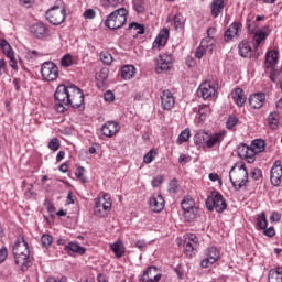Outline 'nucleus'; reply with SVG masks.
<instances>
[{"mask_svg":"<svg viewBox=\"0 0 282 282\" xmlns=\"http://www.w3.org/2000/svg\"><path fill=\"white\" fill-rule=\"evenodd\" d=\"M265 39H268V33H265V31H261V30L256 31L253 35L254 47H259L261 43L265 41Z\"/></svg>","mask_w":282,"mask_h":282,"instance_id":"obj_36","label":"nucleus"},{"mask_svg":"<svg viewBox=\"0 0 282 282\" xmlns=\"http://www.w3.org/2000/svg\"><path fill=\"white\" fill-rule=\"evenodd\" d=\"M268 124L270 129L276 130L279 129V112L273 111L268 116Z\"/></svg>","mask_w":282,"mask_h":282,"instance_id":"obj_38","label":"nucleus"},{"mask_svg":"<svg viewBox=\"0 0 282 282\" xmlns=\"http://www.w3.org/2000/svg\"><path fill=\"white\" fill-rule=\"evenodd\" d=\"M110 249L112 250L117 259H120V257L124 254V243H122V241L120 240L116 241L115 243H111Z\"/></svg>","mask_w":282,"mask_h":282,"instance_id":"obj_34","label":"nucleus"},{"mask_svg":"<svg viewBox=\"0 0 282 282\" xmlns=\"http://www.w3.org/2000/svg\"><path fill=\"white\" fill-rule=\"evenodd\" d=\"M64 250L68 254H72V252H76L77 254H85L86 252L85 247H82L80 245H78V242H69L64 247Z\"/></svg>","mask_w":282,"mask_h":282,"instance_id":"obj_30","label":"nucleus"},{"mask_svg":"<svg viewBox=\"0 0 282 282\" xmlns=\"http://www.w3.org/2000/svg\"><path fill=\"white\" fill-rule=\"evenodd\" d=\"M257 226L260 230L268 228V219L265 218V212H261L257 215Z\"/></svg>","mask_w":282,"mask_h":282,"instance_id":"obj_41","label":"nucleus"},{"mask_svg":"<svg viewBox=\"0 0 282 282\" xmlns=\"http://www.w3.org/2000/svg\"><path fill=\"white\" fill-rule=\"evenodd\" d=\"M41 76L42 79L46 83H54V80L58 79L59 70L58 66H56L53 62H44L41 65Z\"/></svg>","mask_w":282,"mask_h":282,"instance_id":"obj_7","label":"nucleus"},{"mask_svg":"<svg viewBox=\"0 0 282 282\" xmlns=\"http://www.w3.org/2000/svg\"><path fill=\"white\" fill-rule=\"evenodd\" d=\"M263 230V235H265V237H274V235H276V231L273 229V227H265Z\"/></svg>","mask_w":282,"mask_h":282,"instance_id":"obj_61","label":"nucleus"},{"mask_svg":"<svg viewBox=\"0 0 282 282\" xmlns=\"http://www.w3.org/2000/svg\"><path fill=\"white\" fill-rule=\"evenodd\" d=\"M237 153L241 160H246L249 164H253V162L257 160L252 148L248 147L246 143L238 145Z\"/></svg>","mask_w":282,"mask_h":282,"instance_id":"obj_15","label":"nucleus"},{"mask_svg":"<svg viewBox=\"0 0 282 282\" xmlns=\"http://www.w3.org/2000/svg\"><path fill=\"white\" fill-rule=\"evenodd\" d=\"M164 182V176H156L152 180V186L153 188H158V186H161V184Z\"/></svg>","mask_w":282,"mask_h":282,"instance_id":"obj_58","label":"nucleus"},{"mask_svg":"<svg viewBox=\"0 0 282 282\" xmlns=\"http://www.w3.org/2000/svg\"><path fill=\"white\" fill-rule=\"evenodd\" d=\"M74 91V84H69L68 86L59 85L54 94V98L56 100L55 111L57 113H65L69 109V102L72 101V93Z\"/></svg>","mask_w":282,"mask_h":282,"instance_id":"obj_1","label":"nucleus"},{"mask_svg":"<svg viewBox=\"0 0 282 282\" xmlns=\"http://www.w3.org/2000/svg\"><path fill=\"white\" fill-rule=\"evenodd\" d=\"M85 19H96V11L94 9H87L84 12Z\"/></svg>","mask_w":282,"mask_h":282,"instance_id":"obj_62","label":"nucleus"},{"mask_svg":"<svg viewBox=\"0 0 282 282\" xmlns=\"http://www.w3.org/2000/svg\"><path fill=\"white\" fill-rule=\"evenodd\" d=\"M149 206L152 213H162L164 210L165 202L162 194H153L150 197Z\"/></svg>","mask_w":282,"mask_h":282,"instance_id":"obj_18","label":"nucleus"},{"mask_svg":"<svg viewBox=\"0 0 282 282\" xmlns=\"http://www.w3.org/2000/svg\"><path fill=\"white\" fill-rule=\"evenodd\" d=\"M29 31L35 36V39H46L50 36V29L43 22L34 23L30 26Z\"/></svg>","mask_w":282,"mask_h":282,"instance_id":"obj_17","label":"nucleus"},{"mask_svg":"<svg viewBox=\"0 0 282 282\" xmlns=\"http://www.w3.org/2000/svg\"><path fill=\"white\" fill-rule=\"evenodd\" d=\"M69 107L73 109H85V94L76 85L73 86V93L70 94Z\"/></svg>","mask_w":282,"mask_h":282,"instance_id":"obj_11","label":"nucleus"},{"mask_svg":"<svg viewBox=\"0 0 282 282\" xmlns=\"http://www.w3.org/2000/svg\"><path fill=\"white\" fill-rule=\"evenodd\" d=\"M169 36H170L169 29H163L158 34L154 43L158 44V45H161V46L166 45V43H169Z\"/></svg>","mask_w":282,"mask_h":282,"instance_id":"obj_33","label":"nucleus"},{"mask_svg":"<svg viewBox=\"0 0 282 282\" xmlns=\"http://www.w3.org/2000/svg\"><path fill=\"white\" fill-rule=\"evenodd\" d=\"M182 210H188L191 208H196L195 200L191 196H185L181 203Z\"/></svg>","mask_w":282,"mask_h":282,"instance_id":"obj_40","label":"nucleus"},{"mask_svg":"<svg viewBox=\"0 0 282 282\" xmlns=\"http://www.w3.org/2000/svg\"><path fill=\"white\" fill-rule=\"evenodd\" d=\"M264 65L267 69H274L276 65H279V51H268L265 54V62Z\"/></svg>","mask_w":282,"mask_h":282,"instance_id":"obj_23","label":"nucleus"},{"mask_svg":"<svg viewBox=\"0 0 282 282\" xmlns=\"http://www.w3.org/2000/svg\"><path fill=\"white\" fill-rule=\"evenodd\" d=\"M238 51L242 58H250V56H252V46H250V42L246 40L239 43Z\"/></svg>","mask_w":282,"mask_h":282,"instance_id":"obj_26","label":"nucleus"},{"mask_svg":"<svg viewBox=\"0 0 282 282\" xmlns=\"http://www.w3.org/2000/svg\"><path fill=\"white\" fill-rule=\"evenodd\" d=\"M155 155H158V152L155 150H150L143 158V162L145 164H151L155 160Z\"/></svg>","mask_w":282,"mask_h":282,"instance_id":"obj_49","label":"nucleus"},{"mask_svg":"<svg viewBox=\"0 0 282 282\" xmlns=\"http://www.w3.org/2000/svg\"><path fill=\"white\" fill-rule=\"evenodd\" d=\"M202 209L199 207H193L191 209L183 210V217L185 221L188 224H193V221H197V218L200 217Z\"/></svg>","mask_w":282,"mask_h":282,"instance_id":"obj_25","label":"nucleus"},{"mask_svg":"<svg viewBox=\"0 0 282 282\" xmlns=\"http://www.w3.org/2000/svg\"><path fill=\"white\" fill-rule=\"evenodd\" d=\"M173 21L176 30H178V28H184V18L182 17V14L177 13L176 15H174Z\"/></svg>","mask_w":282,"mask_h":282,"instance_id":"obj_53","label":"nucleus"},{"mask_svg":"<svg viewBox=\"0 0 282 282\" xmlns=\"http://www.w3.org/2000/svg\"><path fill=\"white\" fill-rule=\"evenodd\" d=\"M66 11L63 7H53L46 12V19L52 25H61L65 21Z\"/></svg>","mask_w":282,"mask_h":282,"instance_id":"obj_10","label":"nucleus"},{"mask_svg":"<svg viewBox=\"0 0 282 282\" xmlns=\"http://www.w3.org/2000/svg\"><path fill=\"white\" fill-rule=\"evenodd\" d=\"M129 30H137V34H144V25L139 24L137 22H131L129 24Z\"/></svg>","mask_w":282,"mask_h":282,"instance_id":"obj_50","label":"nucleus"},{"mask_svg":"<svg viewBox=\"0 0 282 282\" xmlns=\"http://www.w3.org/2000/svg\"><path fill=\"white\" fill-rule=\"evenodd\" d=\"M251 177L252 180H254L256 182L261 180V177H263V171H261V169L256 167L251 171Z\"/></svg>","mask_w":282,"mask_h":282,"instance_id":"obj_55","label":"nucleus"},{"mask_svg":"<svg viewBox=\"0 0 282 282\" xmlns=\"http://www.w3.org/2000/svg\"><path fill=\"white\" fill-rule=\"evenodd\" d=\"M199 247V238L195 234H185L183 236V248L186 257H195Z\"/></svg>","mask_w":282,"mask_h":282,"instance_id":"obj_8","label":"nucleus"},{"mask_svg":"<svg viewBox=\"0 0 282 282\" xmlns=\"http://www.w3.org/2000/svg\"><path fill=\"white\" fill-rule=\"evenodd\" d=\"M75 175L82 182V184H87V182H89V180L85 176V167L83 166L76 169Z\"/></svg>","mask_w":282,"mask_h":282,"instance_id":"obj_44","label":"nucleus"},{"mask_svg":"<svg viewBox=\"0 0 282 282\" xmlns=\"http://www.w3.org/2000/svg\"><path fill=\"white\" fill-rule=\"evenodd\" d=\"M229 180L236 191H241L248 184V170L245 163L235 164L229 171Z\"/></svg>","mask_w":282,"mask_h":282,"instance_id":"obj_3","label":"nucleus"},{"mask_svg":"<svg viewBox=\"0 0 282 282\" xmlns=\"http://www.w3.org/2000/svg\"><path fill=\"white\" fill-rule=\"evenodd\" d=\"M127 17H129V11L126 8H119L107 17L104 25L109 30H120V28H124Z\"/></svg>","mask_w":282,"mask_h":282,"instance_id":"obj_4","label":"nucleus"},{"mask_svg":"<svg viewBox=\"0 0 282 282\" xmlns=\"http://www.w3.org/2000/svg\"><path fill=\"white\" fill-rule=\"evenodd\" d=\"M8 259V249L6 247H2L0 249V264L3 263Z\"/></svg>","mask_w":282,"mask_h":282,"instance_id":"obj_60","label":"nucleus"},{"mask_svg":"<svg viewBox=\"0 0 282 282\" xmlns=\"http://www.w3.org/2000/svg\"><path fill=\"white\" fill-rule=\"evenodd\" d=\"M188 140H191V129L186 128L180 133L176 143L184 144V142H188Z\"/></svg>","mask_w":282,"mask_h":282,"instance_id":"obj_42","label":"nucleus"},{"mask_svg":"<svg viewBox=\"0 0 282 282\" xmlns=\"http://www.w3.org/2000/svg\"><path fill=\"white\" fill-rule=\"evenodd\" d=\"M208 133L206 131H198L195 135H194V142L196 144V147H199L202 144H205L208 142Z\"/></svg>","mask_w":282,"mask_h":282,"instance_id":"obj_35","label":"nucleus"},{"mask_svg":"<svg viewBox=\"0 0 282 282\" xmlns=\"http://www.w3.org/2000/svg\"><path fill=\"white\" fill-rule=\"evenodd\" d=\"M167 191L171 195H175V193H177L180 191V183L177 181V178H173L170 183H169V187Z\"/></svg>","mask_w":282,"mask_h":282,"instance_id":"obj_43","label":"nucleus"},{"mask_svg":"<svg viewBox=\"0 0 282 282\" xmlns=\"http://www.w3.org/2000/svg\"><path fill=\"white\" fill-rule=\"evenodd\" d=\"M100 58H101L102 63H105V65H111V63H113V57L108 52L101 53Z\"/></svg>","mask_w":282,"mask_h":282,"instance_id":"obj_51","label":"nucleus"},{"mask_svg":"<svg viewBox=\"0 0 282 282\" xmlns=\"http://www.w3.org/2000/svg\"><path fill=\"white\" fill-rule=\"evenodd\" d=\"M242 29H243V25L241 23L239 22L231 23L224 34V39L226 43H230L234 36H239V33L241 32Z\"/></svg>","mask_w":282,"mask_h":282,"instance_id":"obj_20","label":"nucleus"},{"mask_svg":"<svg viewBox=\"0 0 282 282\" xmlns=\"http://www.w3.org/2000/svg\"><path fill=\"white\" fill-rule=\"evenodd\" d=\"M271 69L272 70L270 72V80H272V83H279V80L281 78L282 70L276 69L275 67L271 68Z\"/></svg>","mask_w":282,"mask_h":282,"instance_id":"obj_47","label":"nucleus"},{"mask_svg":"<svg viewBox=\"0 0 282 282\" xmlns=\"http://www.w3.org/2000/svg\"><path fill=\"white\" fill-rule=\"evenodd\" d=\"M270 180L273 186H280L282 180V165L281 161L278 160L273 163L270 172Z\"/></svg>","mask_w":282,"mask_h":282,"instance_id":"obj_16","label":"nucleus"},{"mask_svg":"<svg viewBox=\"0 0 282 282\" xmlns=\"http://www.w3.org/2000/svg\"><path fill=\"white\" fill-rule=\"evenodd\" d=\"M173 65V56L169 53H163L156 58V74H162V72H169Z\"/></svg>","mask_w":282,"mask_h":282,"instance_id":"obj_13","label":"nucleus"},{"mask_svg":"<svg viewBox=\"0 0 282 282\" xmlns=\"http://www.w3.org/2000/svg\"><path fill=\"white\" fill-rule=\"evenodd\" d=\"M111 213V196L104 194L101 198H95L94 214L97 217H107Z\"/></svg>","mask_w":282,"mask_h":282,"instance_id":"obj_6","label":"nucleus"},{"mask_svg":"<svg viewBox=\"0 0 282 282\" xmlns=\"http://www.w3.org/2000/svg\"><path fill=\"white\" fill-rule=\"evenodd\" d=\"M120 131V124L116 121H107L101 127V133L105 138H113Z\"/></svg>","mask_w":282,"mask_h":282,"instance_id":"obj_19","label":"nucleus"},{"mask_svg":"<svg viewBox=\"0 0 282 282\" xmlns=\"http://www.w3.org/2000/svg\"><path fill=\"white\" fill-rule=\"evenodd\" d=\"M107 78H109V68H101V70L97 74V80L105 83Z\"/></svg>","mask_w":282,"mask_h":282,"instance_id":"obj_52","label":"nucleus"},{"mask_svg":"<svg viewBox=\"0 0 282 282\" xmlns=\"http://www.w3.org/2000/svg\"><path fill=\"white\" fill-rule=\"evenodd\" d=\"M210 10L212 17L217 19V17L224 12V0H213Z\"/></svg>","mask_w":282,"mask_h":282,"instance_id":"obj_28","label":"nucleus"},{"mask_svg":"<svg viewBox=\"0 0 282 282\" xmlns=\"http://www.w3.org/2000/svg\"><path fill=\"white\" fill-rule=\"evenodd\" d=\"M270 221H281V214L279 212H273L270 216Z\"/></svg>","mask_w":282,"mask_h":282,"instance_id":"obj_64","label":"nucleus"},{"mask_svg":"<svg viewBox=\"0 0 282 282\" xmlns=\"http://www.w3.org/2000/svg\"><path fill=\"white\" fill-rule=\"evenodd\" d=\"M250 147L253 152V156L257 158V153H263V151H265V141L262 139H254Z\"/></svg>","mask_w":282,"mask_h":282,"instance_id":"obj_29","label":"nucleus"},{"mask_svg":"<svg viewBox=\"0 0 282 282\" xmlns=\"http://www.w3.org/2000/svg\"><path fill=\"white\" fill-rule=\"evenodd\" d=\"M134 9L137 12H144V6H142V0H134Z\"/></svg>","mask_w":282,"mask_h":282,"instance_id":"obj_63","label":"nucleus"},{"mask_svg":"<svg viewBox=\"0 0 282 282\" xmlns=\"http://www.w3.org/2000/svg\"><path fill=\"white\" fill-rule=\"evenodd\" d=\"M14 262L23 272L30 268V247L25 240H20L13 246Z\"/></svg>","mask_w":282,"mask_h":282,"instance_id":"obj_2","label":"nucleus"},{"mask_svg":"<svg viewBox=\"0 0 282 282\" xmlns=\"http://www.w3.org/2000/svg\"><path fill=\"white\" fill-rule=\"evenodd\" d=\"M237 122H239V119L235 116H229L226 122L227 129H232L237 127Z\"/></svg>","mask_w":282,"mask_h":282,"instance_id":"obj_54","label":"nucleus"},{"mask_svg":"<svg viewBox=\"0 0 282 282\" xmlns=\"http://www.w3.org/2000/svg\"><path fill=\"white\" fill-rule=\"evenodd\" d=\"M231 98L235 100L238 107H243V105H246V94L241 88L234 89L231 93Z\"/></svg>","mask_w":282,"mask_h":282,"instance_id":"obj_27","label":"nucleus"},{"mask_svg":"<svg viewBox=\"0 0 282 282\" xmlns=\"http://www.w3.org/2000/svg\"><path fill=\"white\" fill-rule=\"evenodd\" d=\"M219 260V249L217 247H209L205 250V258L200 261L203 268H210L213 263Z\"/></svg>","mask_w":282,"mask_h":282,"instance_id":"obj_12","label":"nucleus"},{"mask_svg":"<svg viewBox=\"0 0 282 282\" xmlns=\"http://www.w3.org/2000/svg\"><path fill=\"white\" fill-rule=\"evenodd\" d=\"M41 241H42V246L44 248H50V246H52V243L54 241V238L48 234H44L41 237Z\"/></svg>","mask_w":282,"mask_h":282,"instance_id":"obj_46","label":"nucleus"},{"mask_svg":"<svg viewBox=\"0 0 282 282\" xmlns=\"http://www.w3.org/2000/svg\"><path fill=\"white\" fill-rule=\"evenodd\" d=\"M206 53V47H204L202 44L196 48L195 56L198 59L204 58V54Z\"/></svg>","mask_w":282,"mask_h":282,"instance_id":"obj_56","label":"nucleus"},{"mask_svg":"<svg viewBox=\"0 0 282 282\" xmlns=\"http://www.w3.org/2000/svg\"><path fill=\"white\" fill-rule=\"evenodd\" d=\"M224 138H226V131H219L214 134H208L207 143L205 144V147H207V149H213V147L221 144V142H224Z\"/></svg>","mask_w":282,"mask_h":282,"instance_id":"obj_22","label":"nucleus"},{"mask_svg":"<svg viewBox=\"0 0 282 282\" xmlns=\"http://www.w3.org/2000/svg\"><path fill=\"white\" fill-rule=\"evenodd\" d=\"M162 279V273L158 267H149L143 274L140 276L139 281L141 282H160Z\"/></svg>","mask_w":282,"mask_h":282,"instance_id":"obj_14","label":"nucleus"},{"mask_svg":"<svg viewBox=\"0 0 282 282\" xmlns=\"http://www.w3.org/2000/svg\"><path fill=\"white\" fill-rule=\"evenodd\" d=\"M249 105L252 109H261L265 105V95L263 93L251 95L249 97Z\"/></svg>","mask_w":282,"mask_h":282,"instance_id":"obj_24","label":"nucleus"},{"mask_svg":"<svg viewBox=\"0 0 282 282\" xmlns=\"http://www.w3.org/2000/svg\"><path fill=\"white\" fill-rule=\"evenodd\" d=\"M185 64L188 67V69H193V67H195V65H197V63L195 62V58H193L192 56L186 57Z\"/></svg>","mask_w":282,"mask_h":282,"instance_id":"obj_59","label":"nucleus"},{"mask_svg":"<svg viewBox=\"0 0 282 282\" xmlns=\"http://www.w3.org/2000/svg\"><path fill=\"white\" fill-rule=\"evenodd\" d=\"M135 76V66L126 65L121 68V77L123 80H131Z\"/></svg>","mask_w":282,"mask_h":282,"instance_id":"obj_32","label":"nucleus"},{"mask_svg":"<svg viewBox=\"0 0 282 282\" xmlns=\"http://www.w3.org/2000/svg\"><path fill=\"white\" fill-rule=\"evenodd\" d=\"M217 89H219V84L217 82L206 80L200 84L197 94L203 100H208V98L217 96Z\"/></svg>","mask_w":282,"mask_h":282,"instance_id":"obj_9","label":"nucleus"},{"mask_svg":"<svg viewBox=\"0 0 282 282\" xmlns=\"http://www.w3.org/2000/svg\"><path fill=\"white\" fill-rule=\"evenodd\" d=\"M205 205L207 210H216V213H224V210L228 208L226 198H224V195L217 191H213L210 193V195L205 200Z\"/></svg>","mask_w":282,"mask_h":282,"instance_id":"obj_5","label":"nucleus"},{"mask_svg":"<svg viewBox=\"0 0 282 282\" xmlns=\"http://www.w3.org/2000/svg\"><path fill=\"white\" fill-rule=\"evenodd\" d=\"M161 106L162 109L170 111V109H173L175 107V97L173 96V93L171 90H163L161 95Z\"/></svg>","mask_w":282,"mask_h":282,"instance_id":"obj_21","label":"nucleus"},{"mask_svg":"<svg viewBox=\"0 0 282 282\" xmlns=\"http://www.w3.org/2000/svg\"><path fill=\"white\" fill-rule=\"evenodd\" d=\"M213 29H208L207 30V36L204 37L202 41H200V45L203 47H205V50H207V52H213L214 47H215V39L213 36H210V31Z\"/></svg>","mask_w":282,"mask_h":282,"instance_id":"obj_31","label":"nucleus"},{"mask_svg":"<svg viewBox=\"0 0 282 282\" xmlns=\"http://www.w3.org/2000/svg\"><path fill=\"white\" fill-rule=\"evenodd\" d=\"M0 47L7 58H12V56H14V51H12V46H10V43H8V41L0 40Z\"/></svg>","mask_w":282,"mask_h":282,"instance_id":"obj_39","label":"nucleus"},{"mask_svg":"<svg viewBox=\"0 0 282 282\" xmlns=\"http://www.w3.org/2000/svg\"><path fill=\"white\" fill-rule=\"evenodd\" d=\"M47 148L51 151H58V149H61V140H58V138H52L47 144Z\"/></svg>","mask_w":282,"mask_h":282,"instance_id":"obj_45","label":"nucleus"},{"mask_svg":"<svg viewBox=\"0 0 282 282\" xmlns=\"http://www.w3.org/2000/svg\"><path fill=\"white\" fill-rule=\"evenodd\" d=\"M268 282H282V270L271 269L269 271Z\"/></svg>","mask_w":282,"mask_h":282,"instance_id":"obj_37","label":"nucleus"},{"mask_svg":"<svg viewBox=\"0 0 282 282\" xmlns=\"http://www.w3.org/2000/svg\"><path fill=\"white\" fill-rule=\"evenodd\" d=\"M104 100H106V102H113V100H116V95H113L111 90H108L104 95Z\"/></svg>","mask_w":282,"mask_h":282,"instance_id":"obj_57","label":"nucleus"},{"mask_svg":"<svg viewBox=\"0 0 282 282\" xmlns=\"http://www.w3.org/2000/svg\"><path fill=\"white\" fill-rule=\"evenodd\" d=\"M61 65H62V67H72V65H74V61L72 59V55L70 54L64 55L61 59Z\"/></svg>","mask_w":282,"mask_h":282,"instance_id":"obj_48","label":"nucleus"}]
</instances>
